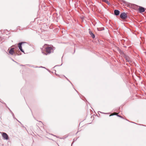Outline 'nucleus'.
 <instances>
[{
	"label": "nucleus",
	"instance_id": "f257e3e1",
	"mask_svg": "<svg viewBox=\"0 0 146 146\" xmlns=\"http://www.w3.org/2000/svg\"><path fill=\"white\" fill-rule=\"evenodd\" d=\"M45 49V52L42 50V52L44 54L47 55L48 54H50L51 52V51L52 50V47L48 46L46 48H44Z\"/></svg>",
	"mask_w": 146,
	"mask_h": 146
},
{
	"label": "nucleus",
	"instance_id": "f03ea898",
	"mask_svg": "<svg viewBox=\"0 0 146 146\" xmlns=\"http://www.w3.org/2000/svg\"><path fill=\"white\" fill-rule=\"evenodd\" d=\"M120 18L122 19H125L127 17V14L125 13H121L120 15Z\"/></svg>",
	"mask_w": 146,
	"mask_h": 146
},
{
	"label": "nucleus",
	"instance_id": "7ed1b4c3",
	"mask_svg": "<svg viewBox=\"0 0 146 146\" xmlns=\"http://www.w3.org/2000/svg\"><path fill=\"white\" fill-rule=\"evenodd\" d=\"M2 136L4 139H5L7 140L9 139L8 136L6 133H3Z\"/></svg>",
	"mask_w": 146,
	"mask_h": 146
},
{
	"label": "nucleus",
	"instance_id": "20e7f679",
	"mask_svg": "<svg viewBox=\"0 0 146 146\" xmlns=\"http://www.w3.org/2000/svg\"><path fill=\"white\" fill-rule=\"evenodd\" d=\"M23 43H24V42H21L19 43L18 44V47H19V49H20V50L22 52H24V51L22 49V46H21L22 44Z\"/></svg>",
	"mask_w": 146,
	"mask_h": 146
},
{
	"label": "nucleus",
	"instance_id": "39448f33",
	"mask_svg": "<svg viewBox=\"0 0 146 146\" xmlns=\"http://www.w3.org/2000/svg\"><path fill=\"white\" fill-rule=\"evenodd\" d=\"M14 49V48H11L9 52V53L12 55H13L15 53Z\"/></svg>",
	"mask_w": 146,
	"mask_h": 146
},
{
	"label": "nucleus",
	"instance_id": "423d86ee",
	"mask_svg": "<svg viewBox=\"0 0 146 146\" xmlns=\"http://www.w3.org/2000/svg\"><path fill=\"white\" fill-rule=\"evenodd\" d=\"M139 7V10L140 13L143 12L145 11V9L144 8L141 7Z\"/></svg>",
	"mask_w": 146,
	"mask_h": 146
},
{
	"label": "nucleus",
	"instance_id": "0eeeda50",
	"mask_svg": "<svg viewBox=\"0 0 146 146\" xmlns=\"http://www.w3.org/2000/svg\"><path fill=\"white\" fill-rule=\"evenodd\" d=\"M114 13L115 15H117L119 14V12L118 10H115L114 11Z\"/></svg>",
	"mask_w": 146,
	"mask_h": 146
},
{
	"label": "nucleus",
	"instance_id": "6e6552de",
	"mask_svg": "<svg viewBox=\"0 0 146 146\" xmlns=\"http://www.w3.org/2000/svg\"><path fill=\"white\" fill-rule=\"evenodd\" d=\"M89 34L91 35V36L93 38H95V35H94L92 33V32L90 31L89 32Z\"/></svg>",
	"mask_w": 146,
	"mask_h": 146
},
{
	"label": "nucleus",
	"instance_id": "1a4fd4ad",
	"mask_svg": "<svg viewBox=\"0 0 146 146\" xmlns=\"http://www.w3.org/2000/svg\"><path fill=\"white\" fill-rule=\"evenodd\" d=\"M103 2H104L106 3L108 5H109L110 4V3L108 1H107L106 0H102Z\"/></svg>",
	"mask_w": 146,
	"mask_h": 146
},
{
	"label": "nucleus",
	"instance_id": "9d476101",
	"mask_svg": "<svg viewBox=\"0 0 146 146\" xmlns=\"http://www.w3.org/2000/svg\"><path fill=\"white\" fill-rule=\"evenodd\" d=\"M118 114V113H115V112H114V113H112V114H111L110 115V116H111V115H117V116H118L117 115Z\"/></svg>",
	"mask_w": 146,
	"mask_h": 146
},
{
	"label": "nucleus",
	"instance_id": "9b49d317",
	"mask_svg": "<svg viewBox=\"0 0 146 146\" xmlns=\"http://www.w3.org/2000/svg\"><path fill=\"white\" fill-rule=\"evenodd\" d=\"M125 58L126 59V61L127 62H129V58L128 57H125Z\"/></svg>",
	"mask_w": 146,
	"mask_h": 146
},
{
	"label": "nucleus",
	"instance_id": "f8f14e48",
	"mask_svg": "<svg viewBox=\"0 0 146 146\" xmlns=\"http://www.w3.org/2000/svg\"><path fill=\"white\" fill-rule=\"evenodd\" d=\"M55 74H56L57 76H59V75L57 74H56V73H55Z\"/></svg>",
	"mask_w": 146,
	"mask_h": 146
}]
</instances>
